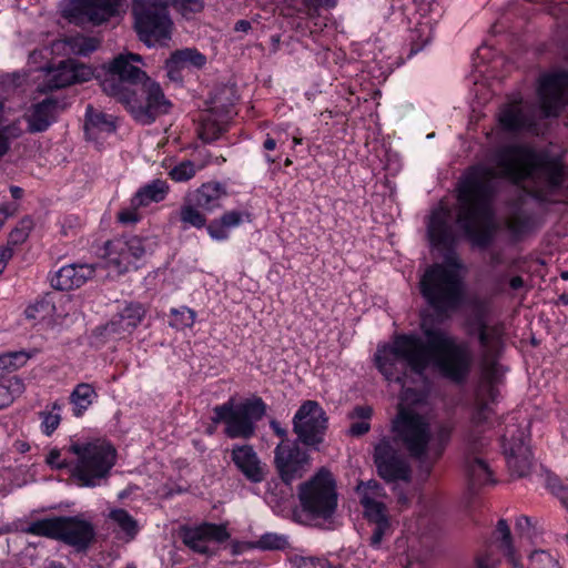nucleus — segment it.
<instances>
[{
    "label": "nucleus",
    "instance_id": "1",
    "mask_svg": "<svg viewBox=\"0 0 568 568\" xmlns=\"http://www.w3.org/2000/svg\"><path fill=\"white\" fill-rule=\"evenodd\" d=\"M561 164L547 155L521 145H505L495 150L489 165L469 170L458 187L456 222L476 245L487 246L491 241L490 202L498 178L523 185L531 196L544 200L562 183Z\"/></svg>",
    "mask_w": 568,
    "mask_h": 568
},
{
    "label": "nucleus",
    "instance_id": "2",
    "mask_svg": "<svg viewBox=\"0 0 568 568\" xmlns=\"http://www.w3.org/2000/svg\"><path fill=\"white\" fill-rule=\"evenodd\" d=\"M425 341L414 335H398L393 345L378 348L375 362L388 382L405 387L407 372L422 376L433 362L440 374L460 384L470 374L474 354L466 341H459L445 329L422 325Z\"/></svg>",
    "mask_w": 568,
    "mask_h": 568
},
{
    "label": "nucleus",
    "instance_id": "3",
    "mask_svg": "<svg viewBox=\"0 0 568 568\" xmlns=\"http://www.w3.org/2000/svg\"><path fill=\"white\" fill-rule=\"evenodd\" d=\"M140 62V54H119L109 63L101 88L104 93L125 104L139 122L150 124L169 112L171 102L160 84L134 64Z\"/></svg>",
    "mask_w": 568,
    "mask_h": 568
},
{
    "label": "nucleus",
    "instance_id": "4",
    "mask_svg": "<svg viewBox=\"0 0 568 568\" xmlns=\"http://www.w3.org/2000/svg\"><path fill=\"white\" fill-rule=\"evenodd\" d=\"M471 335H476L479 343V363L481 379L476 389L475 412L471 416V428L468 434V446L476 449V445L485 446L486 440L479 437L484 427L493 414L489 406L494 403L498 390L496 384L503 376L501 366L497 361L503 348L501 328L497 325H488L483 318H478L475 326L470 328Z\"/></svg>",
    "mask_w": 568,
    "mask_h": 568
},
{
    "label": "nucleus",
    "instance_id": "5",
    "mask_svg": "<svg viewBox=\"0 0 568 568\" xmlns=\"http://www.w3.org/2000/svg\"><path fill=\"white\" fill-rule=\"evenodd\" d=\"M453 432L450 422H440L432 429L424 416L405 408L393 420L394 442L418 462L427 476L444 455Z\"/></svg>",
    "mask_w": 568,
    "mask_h": 568
},
{
    "label": "nucleus",
    "instance_id": "6",
    "mask_svg": "<svg viewBox=\"0 0 568 568\" xmlns=\"http://www.w3.org/2000/svg\"><path fill=\"white\" fill-rule=\"evenodd\" d=\"M419 284L423 297L438 315H447L463 303L465 286L456 263L430 265Z\"/></svg>",
    "mask_w": 568,
    "mask_h": 568
},
{
    "label": "nucleus",
    "instance_id": "7",
    "mask_svg": "<svg viewBox=\"0 0 568 568\" xmlns=\"http://www.w3.org/2000/svg\"><path fill=\"white\" fill-rule=\"evenodd\" d=\"M298 444L295 440L284 442L277 444L274 449V467L286 488L281 489L280 494L271 489L267 491L266 500L273 508L282 510L293 498L292 484L302 479L311 470L312 457Z\"/></svg>",
    "mask_w": 568,
    "mask_h": 568
},
{
    "label": "nucleus",
    "instance_id": "8",
    "mask_svg": "<svg viewBox=\"0 0 568 568\" xmlns=\"http://www.w3.org/2000/svg\"><path fill=\"white\" fill-rule=\"evenodd\" d=\"M69 450L78 457L73 476L81 486L87 487L105 481L116 459L115 448L101 440L73 443Z\"/></svg>",
    "mask_w": 568,
    "mask_h": 568
},
{
    "label": "nucleus",
    "instance_id": "9",
    "mask_svg": "<svg viewBox=\"0 0 568 568\" xmlns=\"http://www.w3.org/2000/svg\"><path fill=\"white\" fill-rule=\"evenodd\" d=\"M266 412V405L262 398L247 399L239 405L230 399L223 405L213 408V424L225 423V434L230 438H250L255 433V423Z\"/></svg>",
    "mask_w": 568,
    "mask_h": 568
},
{
    "label": "nucleus",
    "instance_id": "10",
    "mask_svg": "<svg viewBox=\"0 0 568 568\" xmlns=\"http://www.w3.org/2000/svg\"><path fill=\"white\" fill-rule=\"evenodd\" d=\"M298 498L304 511L313 518L328 519L337 507L336 484L332 473L321 468L300 485Z\"/></svg>",
    "mask_w": 568,
    "mask_h": 568
},
{
    "label": "nucleus",
    "instance_id": "11",
    "mask_svg": "<svg viewBox=\"0 0 568 568\" xmlns=\"http://www.w3.org/2000/svg\"><path fill=\"white\" fill-rule=\"evenodd\" d=\"M58 539L64 544L84 550L94 539L91 523L78 517H55L38 520V536Z\"/></svg>",
    "mask_w": 568,
    "mask_h": 568
},
{
    "label": "nucleus",
    "instance_id": "12",
    "mask_svg": "<svg viewBox=\"0 0 568 568\" xmlns=\"http://www.w3.org/2000/svg\"><path fill=\"white\" fill-rule=\"evenodd\" d=\"M123 0H67L63 18L80 27L101 26L120 16Z\"/></svg>",
    "mask_w": 568,
    "mask_h": 568
},
{
    "label": "nucleus",
    "instance_id": "13",
    "mask_svg": "<svg viewBox=\"0 0 568 568\" xmlns=\"http://www.w3.org/2000/svg\"><path fill=\"white\" fill-rule=\"evenodd\" d=\"M328 418L321 405L315 400L304 402L293 417L295 442L318 449L327 429Z\"/></svg>",
    "mask_w": 568,
    "mask_h": 568
},
{
    "label": "nucleus",
    "instance_id": "14",
    "mask_svg": "<svg viewBox=\"0 0 568 568\" xmlns=\"http://www.w3.org/2000/svg\"><path fill=\"white\" fill-rule=\"evenodd\" d=\"M132 16L138 36H170L173 22L168 7L155 0H132Z\"/></svg>",
    "mask_w": 568,
    "mask_h": 568
},
{
    "label": "nucleus",
    "instance_id": "15",
    "mask_svg": "<svg viewBox=\"0 0 568 568\" xmlns=\"http://www.w3.org/2000/svg\"><path fill=\"white\" fill-rule=\"evenodd\" d=\"M151 248L148 240L131 236L108 241L104 245V255L108 266L113 267L119 274L129 271Z\"/></svg>",
    "mask_w": 568,
    "mask_h": 568
},
{
    "label": "nucleus",
    "instance_id": "16",
    "mask_svg": "<svg viewBox=\"0 0 568 568\" xmlns=\"http://www.w3.org/2000/svg\"><path fill=\"white\" fill-rule=\"evenodd\" d=\"M39 71L41 72L39 78L42 79V82L38 85V93L62 89L73 83L87 82L93 75L90 67L75 63L73 60L60 61L57 65L41 68Z\"/></svg>",
    "mask_w": 568,
    "mask_h": 568
},
{
    "label": "nucleus",
    "instance_id": "17",
    "mask_svg": "<svg viewBox=\"0 0 568 568\" xmlns=\"http://www.w3.org/2000/svg\"><path fill=\"white\" fill-rule=\"evenodd\" d=\"M537 92L544 116H557L568 103V72L540 75Z\"/></svg>",
    "mask_w": 568,
    "mask_h": 568
},
{
    "label": "nucleus",
    "instance_id": "18",
    "mask_svg": "<svg viewBox=\"0 0 568 568\" xmlns=\"http://www.w3.org/2000/svg\"><path fill=\"white\" fill-rule=\"evenodd\" d=\"M527 438L526 430L515 425L503 436V448L508 467L518 477L527 476L532 466V455L526 443Z\"/></svg>",
    "mask_w": 568,
    "mask_h": 568
},
{
    "label": "nucleus",
    "instance_id": "19",
    "mask_svg": "<svg viewBox=\"0 0 568 568\" xmlns=\"http://www.w3.org/2000/svg\"><path fill=\"white\" fill-rule=\"evenodd\" d=\"M374 463L378 475L386 481H407L410 478L409 465L387 438L375 446Z\"/></svg>",
    "mask_w": 568,
    "mask_h": 568
},
{
    "label": "nucleus",
    "instance_id": "20",
    "mask_svg": "<svg viewBox=\"0 0 568 568\" xmlns=\"http://www.w3.org/2000/svg\"><path fill=\"white\" fill-rule=\"evenodd\" d=\"M230 534L223 525L203 524L197 527H185L181 530L183 544L195 552L209 555V542H223Z\"/></svg>",
    "mask_w": 568,
    "mask_h": 568
},
{
    "label": "nucleus",
    "instance_id": "21",
    "mask_svg": "<svg viewBox=\"0 0 568 568\" xmlns=\"http://www.w3.org/2000/svg\"><path fill=\"white\" fill-rule=\"evenodd\" d=\"M427 233L432 245L449 250L456 242V234L452 225V213L446 206L435 209L430 216Z\"/></svg>",
    "mask_w": 568,
    "mask_h": 568
},
{
    "label": "nucleus",
    "instance_id": "22",
    "mask_svg": "<svg viewBox=\"0 0 568 568\" xmlns=\"http://www.w3.org/2000/svg\"><path fill=\"white\" fill-rule=\"evenodd\" d=\"M95 272L93 264H70L61 267L51 277V286L59 291L78 288L87 283Z\"/></svg>",
    "mask_w": 568,
    "mask_h": 568
},
{
    "label": "nucleus",
    "instance_id": "23",
    "mask_svg": "<svg viewBox=\"0 0 568 568\" xmlns=\"http://www.w3.org/2000/svg\"><path fill=\"white\" fill-rule=\"evenodd\" d=\"M144 314L145 310L141 304L131 303L123 311L115 314L105 325L104 329L108 335L123 338L136 328L144 317Z\"/></svg>",
    "mask_w": 568,
    "mask_h": 568
},
{
    "label": "nucleus",
    "instance_id": "24",
    "mask_svg": "<svg viewBox=\"0 0 568 568\" xmlns=\"http://www.w3.org/2000/svg\"><path fill=\"white\" fill-rule=\"evenodd\" d=\"M232 460L239 470L252 483L264 480V467L252 446L235 445L232 449Z\"/></svg>",
    "mask_w": 568,
    "mask_h": 568
},
{
    "label": "nucleus",
    "instance_id": "25",
    "mask_svg": "<svg viewBox=\"0 0 568 568\" xmlns=\"http://www.w3.org/2000/svg\"><path fill=\"white\" fill-rule=\"evenodd\" d=\"M226 196L224 187L220 183H205L186 197L203 212L212 213L222 206V200Z\"/></svg>",
    "mask_w": 568,
    "mask_h": 568
},
{
    "label": "nucleus",
    "instance_id": "26",
    "mask_svg": "<svg viewBox=\"0 0 568 568\" xmlns=\"http://www.w3.org/2000/svg\"><path fill=\"white\" fill-rule=\"evenodd\" d=\"M83 129L87 140L99 142L111 134L115 130V126L108 115L100 111H95L91 105H89L87 108Z\"/></svg>",
    "mask_w": 568,
    "mask_h": 568
},
{
    "label": "nucleus",
    "instance_id": "27",
    "mask_svg": "<svg viewBox=\"0 0 568 568\" xmlns=\"http://www.w3.org/2000/svg\"><path fill=\"white\" fill-rule=\"evenodd\" d=\"M499 123L509 131H518L521 129L532 130L536 125L531 115L524 112L520 101H514L501 108L499 112Z\"/></svg>",
    "mask_w": 568,
    "mask_h": 568
},
{
    "label": "nucleus",
    "instance_id": "28",
    "mask_svg": "<svg viewBox=\"0 0 568 568\" xmlns=\"http://www.w3.org/2000/svg\"><path fill=\"white\" fill-rule=\"evenodd\" d=\"M484 446L476 445V449L468 446L469 455L466 460V470L471 489L476 487L493 483L491 470L487 463L478 455L479 449Z\"/></svg>",
    "mask_w": 568,
    "mask_h": 568
},
{
    "label": "nucleus",
    "instance_id": "29",
    "mask_svg": "<svg viewBox=\"0 0 568 568\" xmlns=\"http://www.w3.org/2000/svg\"><path fill=\"white\" fill-rule=\"evenodd\" d=\"M41 94L38 93V132L45 131L54 123L65 108L63 99L57 95H45L43 99H40Z\"/></svg>",
    "mask_w": 568,
    "mask_h": 568
},
{
    "label": "nucleus",
    "instance_id": "30",
    "mask_svg": "<svg viewBox=\"0 0 568 568\" xmlns=\"http://www.w3.org/2000/svg\"><path fill=\"white\" fill-rule=\"evenodd\" d=\"M54 45H61L69 54L88 57L99 48L100 41L99 38H62Z\"/></svg>",
    "mask_w": 568,
    "mask_h": 568
},
{
    "label": "nucleus",
    "instance_id": "31",
    "mask_svg": "<svg viewBox=\"0 0 568 568\" xmlns=\"http://www.w3.org/2000/svg\"><path fill=\"white\" fill-rule=\"evenodd\" d=\"M97 397L98 394L91 384H78L70 395V403L73 405L74 415L78 417L82 416Z\"/></svg>",
    "mask_w": 568,
    "mask_h": 568
},
{
    "label": "nucleus",
    "instance_id": "32",
    "mask_svg": "<svg viewBox=\"0 0 568 568\" xmlns=\"http://www.w3.org/2000/svg\"><path fill=\"white\" fill-rule=\"evenodd\" d=\"M168 192V185L164 181L155 180L142 187L132 199V206H146L151 202H160Z\"/></svg>",
    "mask_w": 568,
    "mask_h": 568
},
{
    "label": "nucleus",
    "instance_id": "33",
    "mask_svg": "<svg viewBox=\"0 0 568 568\" xmlns=\"http://www.w3.org/2000/svg\"><path fill=\"white\" fill-rule=\"evenodd\" d=\"M373 416V408L367 405L355 406L348 414L353 422L349 426L348 434L351 436L359 437L368 433L371 429L369 419Z\"/></svg>",
    "mask_w": 568,
    "mask_h": 568
},
{
    "label": "nucleus",
    "instance_id": "34",
    "mask_svg": "<svg viewBox=\"0 0 568 568\" xmlns=\"http://www.w3.org/2000/svg\"><path fill=\"white\" fill-rule=\"evenodd\" d=\"M41 313V324L44 328L54 329L63 323V316L57 314V308L51 294H47L38 302V314Z\"/></svg>",
    "mask_w": 568,
    "mask_h": 568
},
{
    "label": "nucleus",
    "instance_id": "35",
    "mask_svg": "<svg viewBox=\"0 0 568 568\" xmlns=\"http://www.w3.org/2000/svg\"><path fill=\"white\" fill-rule=\"evenodd\" d=\"M109 517L124 534L126 541H131L136 537L140 530L139 524L125 509H113L110 511Z\"/></svg>",
    "mask_w": 568,
    "mask_h": 568
},
{
    "label": "nucleus",
    "instance_id": "36",
    "mask_svg": "<svg viewBox=\"0 0 568 568\" xmlns=\"http://www.w3.org/2000/svg\"><path fill=\"white\" fill-rule=\"evenodd\" d=\"M496 540L499 541V549L507 556L508 560L515 568L519 567V562L515 555V548L513 546V538L509 526L505 519H500L496 527Z\"/></svg>",
    "mask_w": 568,
    "mask_h": 568
},
{
    "label": "nucleus",
    "instance_id": "37",
    "mask_svg": "<svg viewBox=\"0 0 568 568\" xmlns=\"http://www.w3.org/2000/svg\"><path fill=\"white\" fill-rule=\"evenodd\" d=\"M205 213L185 196L179 216L184 225L202 229L206 224Z\"/></svg>",
    "mask_w": 568,
    "mask_h": 568
},
{
    "label": "nucleus",
    "instance_id": "38",
    "mask_svg": "<svg viewBox=\"0 0 568 568\" xmlns=\"http://www.w3.org/2000/svg\"><path fill=\"white\" fill-rule=\"evenodd\" d=\"M24 389L23 382L17 376L0 381V409L9 406L16 396Z\"/></svg>",
    "mask_w": 568,
    "mask_h": 568
},
{
    "label": "nucleus",
    "instance_id": "39",
    "mask_svg": "<svg viewBox=\"0 0 568 568\" xmlns=\"http://www.w3.org/2000/svg\"><path fill=\"white\" fill-rule=\"evenodd\" d=\"M361 504L365 509V516L374 525L381 524L382 521H389L386 515V507L383 503L364 494Z\"/></svg>",
    "mask_w": 568,
    "mask_h": 568
},
{
    "label": "nucleus",
    "instance_id": "40",
    "mask_svg": "<svg viewBox=\"0 0 568 568\" xmlns=\"http://www.w3.org/2000/svg\"><path fill=\"white\" fill-rule=\"evenodd\" d=\"M174 63L183 68L186 65L201 68L205 64V57L195 49L176 50L171 54V65Z\"/></svg>",
    "mask_w": 568,
    "mask_h": 568
},
{
    "label": "nucleus",
    "instance_id": "41",
    "mask_svg": "<svg viewBox=\"0 0 568 568\" xmlns=\"http://www.w3.org/2000/svg\"><path fill=\"white\" fill-rule=\"evenodd\" d=\"M288 546L287 538L273 532L264 534L258 540L252 544L253 548L262 550H283Z\"/></svg>",
    "mask_w": 568,
    "mask_h": 568
},
{
    "label": "nucleus",
    "instance_id": "42",
    "mask_svg": "<svg viewBox=\"0 0 568 568\" xmlns=\"http://www.w3.org/2000/svg\"><path fill=\"white\" fill-rule=\"evenodd\" d=\"M34 223L30 216H26L21 219L18 225L11 231L9 235V245H19L22 244L29 236L30 232L33 230Z\"/></svg>",
    "mask_w": 568,
    "mask_h": 568
},
{
    "label": "nucleus",
    "instance_id": "43",
    "mask_svg": "<svg viewBox=\"0 0 568 568\" xmlns=\"http://www.w3.org/2000/svg\"><path fill=\"white\" fill-rule=\"evenodd\" d=\"M529 568H560V566L549 552L538 550L530 555Z\"/></svg>",
    "mask_w": 568,
    "mask_h": 568
},
{
    "label": "nucleus",
    "instance_id": "44",
    "mask_svg": "<svg viewBox=\"0 0 568 568\" xmlns=\"http://www.w3.org/2000/svg\"><path fill=\"white\" fill-rule=\"evenodd\" d=\"M196 169L193 162L183 161L170 171V176L176 182H185L195 175Z\"/></svg>",
    "mask_w": 568,
    "mask_h": 568
},
{
    "label": "nucleus",
    "instance_id": "45",
    "mask_svg": "<svg viewBox=\"0 0 568 568\" xmlns=\"http://www.w3.org/2000/svg\"><path fill=\"white\" fill-rule=\"evenodd\" d=\"M171 314L174 316L175 326L191 327L194 324L196 317L195 312L187 307H181L179 310L173 308Z\"/></svg>",
    "mask_w": 568,
    "mask_h": 568
},
{
    "label": "nucleus",
    "instance_id": "46",
    "mask_svg": "<svg viewBox=\"0 0 568 568\" xmlns=\"http://www.w3.org/2000/svg\"><path fill=\"white\" fill-rule=\"evenodd\" d=\"M172 2L174 8L184 17L200 12L203 9L202 0H172Z\"/></svg>",
    "mask_w": 568,
    "mask_h": 568
},
{
    "label": "nucleus",
    "instance_id": "47",
    "mask_svg": "<svg viewBox=\"0 0 568 568\" xmlns=\"http://www.w3.org/2000/svg\"><path fill=\"white\" fill-rule=\"evenodd\" d=\"M41 428L45 435H51L60 424V415L50 412L41 413Z\"/></svg>",
    "mask_w": 568,
    "mask_h": 568
},
{
    "label": "nucleus",
    "instance_id": "48",
    "mask_svg": "<svg viewBox=\"0 0 568 568\" xmlns=\"http://www.w3.org/2000/svg\"><path fill=\"white\" fill-rule=\"evenodd\" d=\"M13 371L19 369L20 367L24 366L33 356L34 351L33 349H22V351H16V352H9Z\"/></svg>",
    "mask_w": 568,
    "mask_h": 568
},
{
    "label": "nucleus",
    "instance_id": "49",
    "mask_svg": "<svg viewBox=\"0 0 568 568\" xmlns=\"http://www.w3.org/2000/svg\"><path fill=\"white\" fill-rule=\"evenodd\" d=\"M207 233L214 240L222 241L229 237L227 229L220 221V219L213 220L206 226Z\"/></svg>",
    "mask_w": 568,
    "mask_h": 568
},
{
    "label": "nucleus",
    "instance_id": "50",
    "mask_svg": "<svg viewBox=\"0 0 568 568\" xmlns=\"http://www.w3.org/2000/svg\"><path fill=\"white\" fill-rule=\"evenodd\" d=\"M390 532L389 521H382L381 524L374 525L373 532L371 536V545L379 547L385 535Z\"/></svg>",
    "mask_w": 568,
    "mask_h": 568
},
{
    "label": "nucleus",
    "instance_id": "51",
    "mask_svg": "<svg viewBox=\"0 0 568 568\" xmlns=\"http://www.w3.org/2000/svg\"><path fill=\"white\" fill-rule=\"evenodd\" d=\"M222 134V129L214 123L204 124L200 131V138L204 142H213Z\"/></svg>",
    "mask_w": 568,
    "mask_h": 568
},
{
    "label": "nucleus",
    "instance_id": "52",
    "mask_svg": "<svg viewBox=\"0 0 568 568\" xmlns=\"http://www.w3.org/2000/svg\"><path fill=\"white\" fill-rule=\"evenodd\" d=\"M220 221L224 224L226 229L235 227L242 222V213L237 211L225 212Z\"/></svg>",
    "mask_w": 568,
    "mask_h": 568
},
{
    "label": "nucleus",
    "instance_id": "53",
    "mask_svg": "<svg viewBox=\"0 0 568 568\" xmlns=\"http://www.w3.org/2000/svg\"><path fill=\"white\" fill-rule=\"evenodd\" d=\"M528 225V221L523 217L521 215H518V214H515L513 215L509 221H508V227L514 232V233H521L525 231V229L527 227Z\"/></svg>",
    "mask_w": 568,
    "mask_h": 568
},
{
    "label": "nucleus",
    "instance_id": "54",
    "mask_svg": "<svg viewBox=\"0 0 568 568\" xmlns=\"http://www.w3.org/2000/svg\"><path fill=\"white\" fill-rule=\"evenodd\" d=\"M138 206H133V210H123L119 213L118 219L123 224H133L139 221L140 215L136 213L135 209Z\"/></svg>",
    "mask_w": 568,
    "mask_h": 568
},
{
    "label": "nucleus",
    "instance_id": "55",
    "mask_svg": "<svg viewBox=\"0 0 568 568\" xmlns=\"http://www.w3.org/2000/svg\"><path fill=\"white\" fill-rule=\"evenodd\" d=\"M317 564L322 568H325V566H327V561L314 557H301L297 560L298 568H315Z\"/></svg>",
    "mask_w": 568,
    "mask_h": 568
},
{
    "label": "nucleus",
    "instance_id": "56",
    "mask_svg": "<svg viewBox=\"0 0 568 568\" xmlns=\"http://www.w3.org/2000/svg\"><path fill=\"white\" fill-rule=\"evenodd\" d=\"M180 67L178 63H174L171 65V58L166 61L165 69H166V75L172 81H181L182 77L180 73Z\"/></svg>",
    "mask_w": 568,
    "mask_h": 568
},
{
    "label": "nucleus",
    "instance_id": "57",
    "mask_svg": "<svg viewBox=\"0 0 568 568\" xmlns=\"http://www.w3.org/2000/svg\"><path fill=\"white\" fill-rule=\"evenodd\" d=\"M6 372H13L12 361L9 352L0 354V375L3 376Z\"/></svg>",
    "mask_w": 568,
    "mask_h": 568
},
{
    "label": "nucleus",
    "instance_id": "58",
    "mask_svg": "<svg viewBox=\"0 0 568 568\" xmlns=\"http://www.w3.org/2000/svg\"><path fill=\"white\" fill-rule=\"evenodd\" d=\"M469 568H493L490 565V557L487 554H478L474 559L473 566Z\"/></svg>",
    "mask_w": 568,
    "mask_h": 568
},
{
    "label": "nucleus",
    "instance_id": "59",
    "mask_svg": "<svg viewBox=\"0 0 568 568\" xmlns=\"http://www.w3.org/2000/svg\"><path fill=\"white\" fill-rule=\"evenodd\" d=\"M12 255L13 253L11 247H0V275L3 273L6 265Z\"/></svg>",
    "mask_w": 568,
    "mask_h": 568
},
{
    "label": "nucleus",
    "instance_id": "60",
    "mask_svg": "<svg viewBox=\"0 0 568 568\" xmlns=\"http://www.w3.org/2000/svg\"><path fill=\"white\" fill-rule=\"evenodd\" d=\"M270 426L273 429V432L281 438V443L291 442L287 438V430L285 428H283L277 420H275V419L271 420Z\"/></svg>",
    "mask_w": 568,
    "mask_h": 568
},
{
    "label": "nucleus",
    "instance_id": "61",
    "mask_svg": "<svg viewBox=\"0 0 568 568\" xmlns=\"http://www.w3.org/2000/svg\"><path fill=\"white\" fill-rule=\"evenodd\" d=\"M60 457V450L59 449H52L47 457L48 465L57 468H62L65 466L64 463H58V459Z\"/></svg>",
    "mask_w": 568,
    "mask_h": 568
},
{
    "label": "nucleus",
    "instance_id": "62",
    "mask_svg": "<svg viewBox=\"0 0 568 568\" xmlns=\"http://www.w3.org/2000/svg\"><path fill=\"white\" fill-rule=\"evenodd\" d=\"M364 486L365 489L367 490H371L374 495H381L379 490L382 489L381 488V485L376 481V480H368L367 483H362L359 486H358V489H361V487Z\"/></svg>",
    "mask_w": 568,
    "mask_h": 568
},
{
    "label": "nucleus",
    "instance_id": "63",
    "mask_svg": "<svg viewBox=\"0 0 568 568\" xmlns=\"http://www.w3.org/2000/svg\"><path fill=\"white\" fill-rule=\"evenodd\" d=\"M252 29V23L247 20H239L234 26L235 32H248Z\"/></svg>",
    "mask_w": 568,
    "mask_h": 568
},
{
    "label": "nucleus",
    "instance_id": "64",
    "mask_svg": "<svg viewBox=\"0 0 568 568\" xmlns=\"http://www.w3.org/2000/svg\"><path fill=\"white\" fill-rule=\"evenodd\" d=\"M530 527V519L526 516H521L516 521V528L524 531Z\"/></svg>",
    "mask_w": 568,
    "mask_h": 568
}]
</instances>
